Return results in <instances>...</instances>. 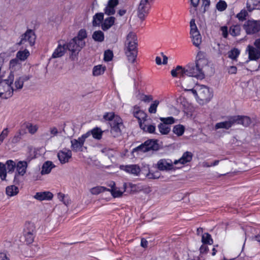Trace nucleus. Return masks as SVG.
Returning <instances> with one entry per match:
<instances>
[{"label":"nucleus","instance_id":"obj_34","mask_svg":"<svg viewBox=\"0 0 260 260\" xmlns=\"http://www.w3.org/2000/svg\"><path fill=\"white\" fill-rule=\"evenodd\" d=\"M34 230H29L28 231H25L24 234V237L25 238V241L27 244L31 243L34 239Z\"/></svg>","mask_w":260,"mask_h":260},{"label":"nucleus","instance_id":"obj_47","mask_svg":"<svg viewBox=\"0 0 260 260\" xmlns=\"http://www.w3.org/2000/svg\"><path fill=\"white\" fill-rule=\"evenodd\" d=\"M57 197L59 201L62 202L66 205H68L70 204V200L68 197L66 196L64 194L59 192L57 194Z\"/></svg>","mask_w":260,"mask_h":260},{"label":"nucleus","instance_id":"obj_52","mask_svg":"<svg viewBox=\"0 0 260 260\" xmlns=\"http://www.w3.org/2000/svg\"><path fill=\"white\" fill-rule=\"evenodd\" d=\"M65 53V50H55L52 54V58H58L62 56Z\"/></svg>","mask_w":260,"mask_h":260},{"label":"nucleus","instance_id":"obj_10","mask_svg":"<svg viewBox=\"0 0 260 260\" xmlns=\"http://www.w3.org/2000/svg\"><path fill=\"white\" fill-rule=\"evenodd\" d=\"M190 34L192 38L193 44L198 47L201 43V37L195 23L194 19H191L190 22Z\"/></svg>","mask_w":260,"mask_h":260},{"label":"nucleus","instance_id":"obj_9","mask_svg":"<svg viewBox=\"0 0 260 260\" xmlns=\"http://www.w3.org/2000/svg\"><path fill=\"white\" fill-rule=\"evenodd\" d=\"M36 36L32 30H28L21 36L20 41L17 44L24 45L25 47H32L35 42Z\"/></svg>","mask_w":260,"mask_h":260},{"label":"nucleus","instance_id":"obj_33","mask_svg":"<svg viewBox=\"0 0 260 260\" xmlns=\"http://www.w3.org/2000/svg\"><path fill=\"white\" fill-rule=\"evenodd\" d=\"M104 20V13H98L93 17L92 25L93 26H99Z\"/></svg>","mask_w":260,"mask_h":260},{"label":"nucleus","instance_id":"obj_37","mask_svg":"<svg viewBox=\"0 0 260 260\" xmlns=\"http://www.w3.org/2000/svg\"><path fill=\"white\" fill-rule=\"evenodd\" d=\"M250 60H256L260 57V50H247Z\"/></svg>","mask_w":260,"mask_h":260},{"label":"nucleus","instance_id":"obj_64","mask_svg":"<svg viewBox=\"0 0 260 260\" xmlns=\"http://www.w3.org/2000/svg\"><path fill=\"white\" fill-rule=\"evenodd\" d=\"M254 45L256 49H260V38L255 40Z\"/></svg>","mask_w":260,"mask_h":260},{"label":"nucleus","instance_id":"obj_42","mask_svg":"<svg viewBox=\"0 0 260 260\" xmlns=\"http://www.w3.org/2000/svg\"><path fill=\"white\" fill-rule=\"evenodd\" d=\"M26 128L28 129L30 134H35L38 130L39 126L37 124L27 123L26 124Z\"/></svg>","mask_w":260,"mask_h":260},{"label":"nucleus","instance_id":"obj_2","mask_svg":"<svg viewBox=\"0 0 260 260\" xmlns=\"http://www.w3.org/2000/svg\"><path fill=\"white\" fill-rule=\"evenodd\" d=\"M87 37L86 31L85 29H81L77 37L72 39L69 43H66L64 41H58V45L56 49H82L85 45L84 40Z\"/></svg>","mask_w":260,"mask_h":260},{"label":"nucleus","instance_id":"obj_28","mask_svg":"<svg viewBox=\"0 0 260 260\" xmlns=\"http://www.w3.org/2000/svg\"><path fill=\"white\" fill-rule=\"evenodd\" d=\"M55 166L51 161H45L42 167L41 174L42 175L48 174Z\"/></svg>","mask_w":260,"mask_h":260},{"label":"nucleus","instance_id":"obj_8","mask_svg":"<svg viewBox=\"0 0 260 260\" xmlns=\"http://www.w3.org/2000/svg\"><path fill=\"white\" fill-rule=\"evenodd\" d=\"M151 5L142 0H141L137 9V16L141 20V23L145 20L149 13Z\"/></svg>","mask_w":260,"mask_h":260},{"label":"nucleus","instance_id":"obj_27","mask_svg":"<svg viewBox=\"0 0 260 260\" xmlns=\"http://www.w3.org/2000/svg\"><path fill=\"white\" fill-rule=\"evenodd\" d=\"M140 126L144 132L149 133H153L155 131V125L150 124L148 120L146 121L140 122Z\"/></svg>","mask_w":260,"mask_h":260},{"label":"nucleus","instance_id":"obj_7","mask_svg":"<svg viewBox=\"0 0 260 260\" xmlns=\"http://www.w3.org/2000/svg\"><path fill=\"white\" fill-rule=\"evenodd\" d=\"M159 146L156 140H148L135 148L134 151L145 152L150 150H157Z\"/></svg>","mask_w":260,"mask_h":260},{"label":"nucleus","instance_id":"obj_57","mask_svg":"<svg viewBox=\"0 0 260 260\" xmlns=\"http://www.w3.org/2000/svg\"><path fill=\"white\" fill-rule=\"evenodd\" d=\"M141 100L145 103H149L152 100L151 96L146 95H141L140 97Z\"/></svg>","mask_w":260,"mask_h":260},{"label":"nucleus","instance_id":"obj_38","mask_svg":"<svg viewBox=\"0 0 260 260\" xmlns=\"http://www.w3.org/2000/svg\"><path fill=\"white\" fill-rule=\"evenodd\" d=\"M20 66L21 64L17 59L15 58L11 60L10 62V69H11V72L10 73H12V72H14L19 69Z\"/></svg>","mask_w":260,"mask_h":260},{"label":"nucleus","instance_id":"obj_14","mask_svg":"<svg viewBox=\"0 0 260 260\" xmlns=\"http://www.w3.org/2000/svg\"><path fill=\"white\" fill-rule=\"evenodd\" d=\"M72 156V151L67 149L59 150L57 153V157L61 164H64L69 162Z\"/></svg>","mask_w":260,"mask_h":260},{"label":"nucleus","instance_id":"obj_55","mask_svg":"<svg viewBox=\"0 0 260 260\" xmlns=\"http://www.w3.org/2000/svg\"><path fill=\"white\" fill-rule=\"evenodd\" d=\"M119 3L118 0H109L107 5L115 9Z\"/></svg>","mask_w":260,"mask_h":260},{"label":"nucleus","instance_id":"obj_58","mask_svg":"<svg viewBox=\"0 0 260 260\" xmlns=\"http://www.w3.org/2000/svg\"><path fill=\"white\" fill-rule=\"evenodd\" d=\"M9 131L8 128H5L2 132H1V142L5 139L8 135Z\"/></svg>","mask_w":260,"mask_h":260},{"label":"nucleus","instance_id":"obj_62","mask_svg":"<svg viewBox=\"0 0 260 260\" xmlns=\"http://www.w3.org/2000/svg\"><path fill=\"white\" fill-rule=\"evenodd\" d=\"M158 173L154 174L151 173H148L146 174V177L148 178L149 179H156L159 178V176L157 174Z\"/></svg>","mask_w":260,"mask_h":260},{"label":"nucleus","instance_id":"obj_54","mask_svg":"<svg viewBox=\"0 0 260 260\" xmlns=\"http://www.w3.org/2000/svg\"><path fill=\"white\" fill-rule=\"evenodd\" d=\"M104 12L106 14L110 16L115 13V10L114 8L107 5L104 9Z\"/></svg>","mask_w":260,"mask_h":260},{"label":"nucleus","instance_id":"obj_21","mask_svg":"<svg viewBox=\"0 0 260 260\" xmlns=\"http://www.w3.org/2000/svg\"><path fill=\"white\" fill-rule=\"evenodd\" d=\"M53 196V194L50 191H43L37 192L34 198L38 201H42L50 200Z\"/></svg>","mask_w":260,"mask_h":260},{"label":"nucleus","instance_id":"obj_12","mask_svg":"<svg viewBox=\"0 0 260 260\" xmlns=\"http://www.w3.org/2000/svg\"><path fill=\"white\" fill-rule=\"evenodd\" d=\"M90 136V133L86 134L79 137L78 139H73L71 141V148L73 151H82V149L85 141V139Z\"/></svg>","mask_w":260,"mask_h":260},{"label":"nucleus","instance_id":"obj_49","mask_svg":"<svg viewBox=\"0 0 260 260\" xmlns=\"http://www.w3.org/2000/svg\"><path fill=\"white\" fill-rule=\"evenodd\" d=\"M240 51L239 50H231L228 53V57L232 59H235L239 55Z\"/></svg>","mask_w":260,"mask_h":260},{"label":"nucleus","instance_id":"obj_26","mask_svg":"<svg viewBox=\"0 0 260 260\" xmlns=\"http://www.w3.org/2000/svg\"><path fill=\"white\" fill-rule=\"evenodd\" d=\"M134 115L138 119L140 125V122L146 121L148 120L147 119L146 114L144 111L139 110L138 108H135Z\"/></svg>","mask_w":260,"mask_h":260},{"label":"nucleus","instance_id":"obj_48","mask_svg":"<svg viewBox=\"0 0 260 260\" xmlns=\"http://www.w3.org/2000/svg\"><path fill=\"white\" fill-rule=\"evenodd\" d=\"M159 102L157 100H155L152 104H151L149 108L148 111L150 113H155L156 112L157 107Z\"/></svg>","mask_w":260,"mask_h":260},{"label":"nucleus","instance_id":"obj_19","mask_svg":"<svg viewBox=\"0 0 260 260\" xmlns=\"http://www.w3.org/2000/svg\"><path fill=\"white\" fill-rule=\"evenodd\" d=\"M122 169L126 172L135 176H138L141 172L139 166L137 165H131L122 166Z\"/></svg>","mask_w":260,"mask_h":260},{"label":"nucleus","instance_id":"obj_1","mask_svg":"<svg viewBox=\"0 0 260 260\" xmlns=\"http://www.w3.org/2000/svg\"><path fill=\"white\" fill-rule=\"evenodd\" d=\"M1 78L2 77L1 76ZM29 76L23 75L17 78L14 82V87L11 86L14 81V75L10 73L7 79H1V86L3 91H1V98L7 99L12 96L14 91L22 88L24 81L29 79Z\"/></svg>","mask_w":260,"mask_h":260},{"label":"nucleus","instance_id":"obj_36","mask_svg":"<svg viewBox=\"0 0 260 260\" xmlns=\"http://www.w3.org/2000/svg\"><path fill=\"white\" fill-rule=\"evenodd\" d=\"M6 194L9 197L16 195L19 191L18 188L15 185L9 186L6 189Z\"/></svg>","mask_w":260,"mask_h":260},{"label":"nucleus","instance_id":"obj_30","mask_svg":"<svg viewBox=\"0 0 260 260\" xmlns=\"http://www.w3.org/2000/svg\"><path fill=\"white\" fill-rule=\"evenodd\" d=\"M106 68L105 66L101 64L94 66L92 69V75L94 76H99L103 75L106 71Z\"/></svg>","mask_w":260,"mask_h":260},{"label":"nucleus","instance_id":"obj_61","mask_svg":"<svg viewBox=\"0 0 260 260\" xmlns=\"http://www.w3.org/2000/svg\"><path fill=\"white\" fill-rule=\"evenodd\" d=\"M222 36L224 38H226L228 36V29L227 26H222L221 27Z\"/></svg>","mask_w":260,"mask_h":260},{"label":"nucleus","instance_id":"obj_6","mask_svg":"<svg viewBox=\"0 0 260 260\" xmlns=\"http://www.w3.org/2000/svg\"><path fill=\"white\" fill-rule=\"evenodd\" d=\"M186 72L187 76L189 77H193L198 79H203L205 76L204 73L200 71V68L197 66V64L194 65L193 63H189L186 66Z\"/></svg>","mask_w":260,"mask_h":260},{"label":"nucleus","instance_id":"obj_29","mask_svg":"<svg viewBox=\"0 0 260 260\" xmlns=\"http://www.w3.org/2000/svg\"><path fill=\"white\" fill-rule=\"evenodd\" d=\"M115 18L113 16L105 19L102 23V28L105 31L109 29L114 23Z\"/></svg>","mask_w":260,"mask_h":260},{"label":"nucleus","instance_id":"obj_43","mask_svg":"<svg viewBox=\"0 0 260 260\" xmlns=\"http://www.w3.org/2000/svg\"><path fill=\"white\" fill-rule=\"evenodd\" d=\"M173 131L177 136H182L184 132V127L180 124L175 125L173 128Z\"/></svg>","mask_w":260,"mask_h":260},{"label":"nucleus","instance_id":"obj_41","mask_svg":"<svg viewBox=\"0 0 260 260\" xmlns=\"http://www.w3.org/2000/svg\"><path fill=\"white\" fill-rule=\"evenodd\" d=\"M158 127L160 133L163 135L168 134L171 129L169 125L164 123L159 124Z\"/></svg>","mask_w":260,"mask_h":260},{"label":"nucleus","instance_id":"obj_32","mask_svg":"<svg viewBox=\"0 0 260 260\" xmlns=\"http://www.w3.org/2000/svg\"><path fill=\"white\" fill-rule=\"evenodd\" d=\"M125 54L129 62H134L137 55V50H126Z\"/></svg>","mask_w":260,"mask_h":260},{"label":"nucleus","instance_id":"obj_13","mask_svg":"<svg viewBox=\"0 0 260 260\" xmlns=\"http://www.w3.org/2000/svg\"><path fill=\"white\" fill-rule=\"evenodd\" d=\"M16 163L12 160H7L5 164L1 163V180H5L7 172L12 173L15 168Z\"/></svg>","mask_w":260,"mask_h":260},{"label":"nucleus","instance_id":"obj_50","mask_svg":"<svg viewBox=\"0 0 260 260\" xmlns=\"http://www.w3.org/2000/svg\"><path fill=\"white\" fill-rule=\"evenodd\" d=\"M227 7L226 3L223 1H220L216 4V8L219 11H223L226 9Z\"/></svg>","mask_w":260,"mask_h":260},{"label":"nucleus","instance_id":"obj_3","mask_svg":"<svg viewBox=\"0 0 260 260\" xmlns=\"http://www.w3.org/2000/svg\"><path fill=\"white\" fill-rule=\"evenodd\" d=\"M185 90L190 91L200 104L209 102L213 96L209 87L204 85L197 84L192 89Z\"/></svg>","mask_w":260,"mask_h":260},{"label":"nucleus","instance_id":"obj_20","mask_svg":"<svg viewBox=\"0 0 260 260\" xmlns=\"http://www.w3.org/2000/svg\"><path fill=\"white\" fill-rule=\"evenodd\" d=\"M234 124V119L233 116H232L227 121L217 123L215 125V129L224 128L228 129Z\"/></svg>","mask_w":260,"mask_h":260},{"label":"nucleus","instance_id":"obj_59","mask_svg":"<svg viewBox=\"0 0 260 260\" xmlns=\"http://www.w3.org/2000/svg\"><path fill=\"white\" fill-rule=\"evenodd\" d=\"M237 71V68L235 66H230L228 69V71L229 74H235L236 73Z\"/></svg>","mask_w":260,"mask_h":260},{"label":"nucleus","instance_id":"obj_15","mask_svg":"<svg viewBox=\"0 0 260 260\" xmlns=\"http://www.w3.org/2000/svg\"><path fill=\"white\" fill-rule=\"evenodd\" d=\"M28 166V162L25 160H20L16 164L15 168L16 169V172L15 178L17 176H23L26 172V169Z\"/></svg>","mask_w":260,"mask_h":260},{"label":"nucleus","instance_id":"obj_31","mask_svg":"<svg viewBox=\"0 0 260 260\" xmlns=\"http://www.w3.org/2000/svg\"><path fill=\"white\" fill-rule=\"evenodd\" d=\"M30 53L28 50H20L16 54L18 60L24 61L29 56Z\"/></svg>","mask_w":260,"mask_h":260},{"label":"nucleus","instance_id":"obj_35","mask_svg":"<svg viewBox=\"0 0 260 260\" xmlns=\"http://www.w3.org/2000/svg\"><path fill=\"white\" fill-rule=\"evenodd\" d=\"M87 133H90V136L92 135L93 138L97 140L101 139L103 134L102 131L98 127L94 128L90 131H88Z\"/></svg>","mask_w":260,"mask_h":260},{"label":"nucleus","instance_id":"obj_53","mask_svg":"<svg viewBox=\"0 0 260 260\" xmlns=\"http://www.w3.org/2000/svg\"><path fill=\"white\" fill-rule=\"evenodd\" d=\"M248 14L247 12L245 10H242L241 12L237 15V17L241 21L245 19Z\"/></svg>","mask_w":260,"mask_h":260},{"label":"nucleus","instance_id":"obj_17","mask_svg":"<svg viewBox=\"0 0 260 260\" xmlns=\"http://www.w3.org/2000/svg\"><path fill=\"white\" fill-rule=\"evenodd\" d=\"M173 164L170 159H161L157 163V168L161 171L170 170L173 168Z\"/></svg>","mask_w":260,"mask_h":260},{"label":"nucleus","instance_id":"obj_24","mask_svg":"<svg viewBox=\"0 0 260 260\" xmlns=\"http://www.w3.org/2000/svg\"><path fill=\"white\" fill-rule=\"evenodd\" d=\"M192 157V154L190 152L186 151L183 153L180 158L178 160H175L174 161V164L177 165L179 163L183 165L188 162H189Z\"/></svg>","mask_w":260,"mask_h":260},{"label":"nucleus","instance_id":"obj_51","mask_svg":"<svg viewBox=\"0 0 260 260\" xmlns=\"http://www.w3.org/2000/svg\"><path fill=\"white\" fill-rule=\"evenodd\" d=\"M160 120L163 123L167 125L171 124L174 123L175 119L172 117H169L167 118H160Z\"/></svg>","mask_w":260,"mask_h":260},{"label":"nucleus","instance_id":"obj_11","mask_svg":"<svg viewBox=\"0 0 260 260\" xmlns=\"http://www.w3.org/2000/svg\"><path fill=\"white\" fill-rule=\"evenodd\" d=\"M243 27L247 34H254L260 31V20H248Z\"/></svg>","mask_w":260,"mask_h":260},{"label":"nucleus","instance_id":"obj_63","mask_svg":"<svg viewBox=\"0 0 260 260\" xmlns=\"http://www.w3.org/2000/svg\"><path fill=\"white\" fill-rule=\"evenodd\" d=\"M208 249V247L205 245V244H203L200 247V250L201 253H205L207 252Z\"/></svg>","mask_w":260,"mask_h":260},{"label":"nucleus","instance_id":"obj_4","mask_svg":"<svg viewBox=\"0 0 260 260\" xmlns=\"http://www.w3.org/2000/svg\"><path fill=\"white\" fill-rule=\"evenodd\" d=\"M104 118L110 121L111 127V133L113 137H116L120 135L121 130L123 128L121 118L113 113H108L104 115Z\"/></svg>","mask_w":260,"mask_h":260},{"label":"nucleus","instance_id":"obj_22","mask_svg":"<svg viewBox=\"0 0 260 260\" xmlns=\"http://www.w3.org/2000/svg\"><path fill=\"white\" fill-rule=\"evenodd\" d=\"M233 117L235 124H241L246 127L249 126L251 123V120L250 118L247 116H233Z\"/></svg>","mask_w":260,"mask_h":260},{"label":"nucleus","instance_id":"obj_25","mask_svg":"<svg viewBox=\"0 0 260 260\" xmlns=\"http://www.w3.org/2000/svg\"><path fill=\"white\" fill-rule=\"evenodd\" d=\"M246 8L249 12L254 9L260 10V0H247Z\"/></svg>","mask_w":260,"mask_h":260},{"label":"nucleus","instance_id":"obj_16","mask_svg":"<svg viewBox=\"0 0 260 260\" xmlns=\"http://www.w3.org/2000/svg\"><path fill=\"white\" fill-rule=\"evenodd\" d=\"M136 34L130 32L127 36L125 44L127 45V49H136L138 47Z\"/></svg>","mask_w":260,"mask_h":260},{"label":"nucleus","instance_id":"obj_46","mask_svg":"<svg viewBox=\"0 0 260 260\" xmlns=\"http://www.w3.org/2000/svg\"><path fill=\"white\" fill-rule=\"evenodd\" d=\"M113 53L111 50H106L104 53V59L105 61H109L112 59Z\"/></svg>","mask_w":260,"mask_h":260},{"label":"nucleus","instance_id":"obj_44","mask_svg":"<svg viewBox=\"0 0 260 260\" xmlns=\"http://www.w3.org/2000/svg\"><path fill=\"white\" fill-rule=\"evenodd\" d=\"M105 191H107V189L104 186H96L90 189V192L92 194H98Z\"/></svg>","mask_w":260,"mask_h":260},{"label":"nucleus","instance_id":"obj_23","mask_svg":"<svg viewBox=\"0 0 260 260\" xmlns=\"http://www.w3.org/2000/svg\"><path fill=\"white\" fill-rule=\"evenodd\" d=\"M126 189V184L124 183L123 185V187L121 189L115 187L113 189H107V191H110L114 198H119L121 197L123 193L125 191Z\"/></svg>","mask_w":260,"mask_h":260},{"label":"nucleus","instance_id":"obj_39","mask_svg":"<svg viewBox=\"0 0 260 260\" xmlns=\"http://www.w3.org/2000/svg\"><path fill=\"white\" fill-rule=\"evenodd\" d=\"M93 39L98 42H102L104 40V33L101 30L95 31L92 36Z\"/></svg>","mask_w":260,"mask_h":260},{"label":"nucleus","instance_id":"obj_40","mask_svg":"<svg viewBox=\"0 0 260 260\" xmlns=\"http://www.w3.org/2000/svg\"><path fill=\"white\" fill-rule=\"evenodd\" d=\"M202 242L204 244L211 245L213 243V240L211 238V236L208 233H205L202 235Z\"/></svg>","mask_w":260,"mask_h":260},{"label":"nucleus","instance_id":"obj_5","mask_svg":"<svg viewBox=\"0 0 260 260\" xmlns=\"http://www.w3.org/2000/svg\"><path fill=\"white\" fill-rule=\"evenodd\" d=\"M196 63L197 66L200 68V71L201 70L205 76L211 69L208 56L204 51H200L198 53Z\"/></svg>","mask_w":260,"mask_h":260},{"label":"nucleus","instance_id":"obj_60","mask_svg":"<svg viewBox=\"0 0 260 260\" xmlns=\"http://www.w3.org/2000/svg\"><path fill=\"white\" fill-rule=\"evenodd\" d=\"M50 133L51 135L50 137L52 138V137L56 136L58 134V130L55 127H51L50 128Z\"/></svg>","mask_w":260,"mask_h":260},{"label":"nucleus","instance_id":"obj_45","mask_svg":"<svg viewBox=\"0 0 260 260\" xmlns=\"http://www.w3.org/2000/svg\"><path fill=\"white\" fill-rule=\"evenodd\" d=\"M240 27L239 25H233L231 26L229 30L230 34L233 36H236L239 34Z\"/></svg>","mask_w":260,"mask_h":260},{"label":"nucleus","instance_id":"obj_18","mask_svg":"<svg viewBox=\"0 0 260 260\" xmlns=\"http://www.w3.org/2000/svg\"><path fill=\"white\" fill-rule=\"evenodd\" d=\"M171 74L172 77L175 78H182L187 76L186 66L183 68L181 66H177L175 69L171 70Z\"/></svg>","mask_w":260,"mask_h":260},{"label":"nucleus","instance_id":"obj_56","mask_svg":"<svg viewBox=\"0 0 260 260\" xmlns=\"http://www.w3.org/2000/svg\"><path fill=\"white\" fill-rule=\"evenodd\" d=\"M69 50V54H70V58L73 60L75 59V58H76V57L78 54V52L77 51L78 50Z\"/></svg>","mask_w":260,"mask_h":260}]
</instances>
